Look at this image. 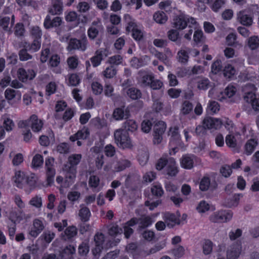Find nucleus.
Instances as JSON below:
<instances>
[{
    "label": "nucleus",
    "mask_w": 259,
    "mask_h": 259,
    "mask_svg": "<svg viewBox=\"0 0 259 259\" xmlns=\"http://www.w3.org/2000/svg\"><path fill=\"white\" fill-rule=\"evenodd\" d=\"M82 158L80 154H72L68 158V162L63 168L65 175V180L62 186L64 188L69 187L74 181L76 174V165L80 162Z\"/></svg>",
    "instance_id": "nucleus-1"
},
{
    "label": "nucleus",
    "mask_w": 259,
    "mask_h": 259,
    "mask_svg": "<svg viewBox=\"0 0 259 259\" xmlns=\"http://www.w3.org/2000/svg\"><path fill=\"white\" fill-rule=\"evenodd\" d=\"M196 24V21L194 18L184 13L174 16L171 22L172 28L178 30L184 29L188 25L189 27H191V25H195Z\"/></svg>",
    "instance_id": "nucleus-2"
},
{
    "label": "nucleus",
    "mask_w": 259,
    "mask_h": 259,
    "mask_svg": "<svg viewBox=\"0 0 259 259\" xmlns=\"http://www.w3.org/2000/svg\"><path fill=\"white\" fill-rule=\"evenodd\" d=\"M256 89L255 85L253 84H246L243 88V99L246 102L251 104L255 111H259V97H256Z\"/></svg>",
    "instance_id": "nucleus-3"
},
{
    "label": "nucleus",
    "mask_w": 259,
    "mask_h": 259,
    "mask_svg": "<svg viewBox=\"0 0 259 259\" xmlns=\"http://www.w3.org/2000/svg\"><path fill=\"white\" fill-rule=\"evenodd\" d=\"M114 139L117 145L122 148H130L131 146V139L128 133L123 129H118L114 132Z\"/></svg>",
    "instance_id": "nucleus-4"
},
{
    "label": "nucleus",
    "mask_w": 259,
    "mask_h": 259,
    "mask_svg": "<svg viewBox=\"0 0 259 259\" xmlns=\"http://www.w3.org/2000/svg\"><path fill=\"white\" fill-rule=\"evenodd\" d=\"M88 44V39L85 35H83L80 39L71 38L68 42L67 50L69 52L73 50L84 52L87 49Z\"/></svg>",
    "instance_id": "nucleus-5"
},
{
    "label": "nucleus",
    "mask_w": 259,
    "mask_h": 259,
    "mask_svg": "<svg viewBox=\"0 0 259 259\" xmlns=\"http://www.w3.org/2000/svg\"><path fill=\"white\" fill-rule=\"evenodd\" d=\"M44 123L41 119H38V117L33 114L27 120L23 121L20 124L21 127L30 126L34 132H39L41 131Z\"/></svg>",
    "instance_id": "nucleus-6"
},
{
    "label": "nucleus",
    "mask_w": 259,
    "mask_h": 259,
    "mask_svg": "<svg viewBox=\"0 0 259 259\" xmlns=\"http://www.w3.org/2000/svg\"><path fill=\"white\" fill-rule=\"evenodd\" d=\"M54 159L53 157H49L46 159L45 167L46 169L47 186H51L54 181V177L56 175V170L54 168Z\"/></svg>",
    "instance_id": "nucleus-7"
},
{
    "label": "nucleus",
    "mask_w": 259,
    "mask_h": 259,
    "mask_svg": "<svg viewBox=\"0 0 259 259\" xmlns=\"http://www.w3.org/2000/svg\"><path fill=\"white\" fill-rule=\"evenodd\" d=\"M233 212L231 210H222L214 212L210 217V221L213 223H224L231 220Z\"/></svg>",
    "instance_id": "nucleus-8"
},
{
    "label": "nucleus",
    "mask_w": 259,
    "mask_h": 259,
    "mask_svg": "<svg viewBox=\"0 0 259 259\" xmlns=\"http://www.w3.org/2000/svg\"><path fill=\"white\" fill-rule=\"evenodd\" d=\"M166 129L164 122L159 121L153 127V142L154 144H159L162 140V135Z\"/></svg>",
    "instance_id": "nucleus-9"
},
{
    "label": "nucleus",
    "mask_w": 259,
    "mask_h": 259,
    "mask_svg": "<svg viewBox=\"0 0 259 259\" xmlns=\"http://www.w3.org/2000/svg\"><path fill=\"white\" fill-rule=\"evenodd\" d=\"M104 27L100 21H93L89 28L87 33L91 40H94L100 33L103 32Z\"/></svg>",
    "instance_id": "nucleus-10"
},
{
    "label": "nucleus",
    "mask_w": 259,
    "mask_h": 259,
    "mask_svg": "<svg viewBox=\"0 0 259 259\" xmlns=\"http://www.w3.org/2000/svg\"><path fill=\"white\" fill-rule=\"evenodd\" d=\"M168 136H169V145L175 151L177 146L180 144L181 137L179 132V127L177 126L171 127L169 129Z\"/></svg>",
    "instance_id": "nucleus-11"
},
{
    "label": "nucleus",
    "mask_w": 259,
    "mask_h": 259,
    "mask_svg": "<svg viewBox=\"0 0 259 259\" xmlns=\"http://www.w3.org/2000/svg\"><path fill=\"white\" fill-rule=\"evenodd\" d=\"M242 250V246L240 242H237L230 246L227 251V257L228 259L237 258Z\"/></svg>",
    "instance_id": "nucleus-12"
},
{
    "label": "nucleus",
    "mask_w": 259,
    "mask_h": 259,
    "mask_svg": "<svg viewBox=\"0 0 259 259\" xmlns=\"http://www.w3.org/2000/svg\"><path fill=\"white\" fill-rule=\"evenodd\" d=\"M76 251L75 247L72 245L65 246L59 252L56 259H74L73 255Z\"/></svg>",
    "instance_id": "nucleus-13"
},
{
    "label": "nucleus",
    "mask_w": 259,
    "mask_h": 259,
    "mask_svg": "<svg viewBox=\"0 0 259 259\" xmlns=\"http://www.w3.org/2000/svg\"><path fill=\"white\" fill-rule=\"evenodd\" d=\"M17 73L19 80L23 82L27 81V80L33 79L36 75V73L33 70L28 69L26 70L23 68H19Z\"/></svg>",
    "instance_id": "nucleus-14"
},
{
    "label": "nucleus",
    "mask_w": 259,
    "mask_h": 259,
    "mask_svg": "<svg viewBox=\"0 0 259 259\" xmlns=\"http://www.w3.org/2000/svg\"><path fill=\"white\" fill-rule=\"evenodd\" d=\"M62 23V20L60 17H55L52 18L51 16L48 15L44 21V27L48 29L53 27H58L60 26Z\"/></svg>",
    "instance_id": "nucleus-15"
},
{
    "label": "nucleus",
    "mask_w": 259,
    "mask_h": 259,
    "mask_svg": "<svg viewBox=\"0 0 259 259\" xmlns=\"http://www.w3.org/2000/svg\"><path fill=\"white\" fill-rule=\"evenodd\" d=\"M202 124L207 129H218L221 126L222 123L219 119L206 117L204 118Z\"/></svg>",
    "instance_id": "nucleus-16"
},
{
    "label": "nucleus",
    "mask_w": 259,
    "mask_h": 259,
    "mask_svg": "<svg viewBox=\"0 0 259 259\" xmlns=\"http://www.w3.org/2000/svg\"><path fill=\"white\" fill-rule=\"evenodd\" d=\"M44 228L45 227L42 221L38 219H35L33 222V226L31 227L29 234L31 236L36 238Z\"/></svg>",
    "instance_id": "nucleus-17"
},
{
    "label": "nucleus",
    "mask_w": 259,
    "mask_h": 259,
    "mask_svg": "<svg viewBox=\"0 0 259 259\" xmlns=\"http://www.w3.org/2000/svg\"><path fill=\"white\" fill-rule=\"evenodd\" d=\"M129 116L130 111L127 108H125L124 106L115 108L113 113V118L117 120L126 119Z\"/></svg>",
    "instance_id": "nucleus-18"
},
{
    "label": "nucleus",
    "mask_w": 259,
    "mask_h": 259,
    "mask_svg": "<svg viewBox=\"0 0 259 259\" xmlns=\"http://www.w3.org/2000/svg\"><path fill=\"white\" fill-rule=\"evenodd\" d=\"M164 220L167 226L169 228L174 227L176 224L179 225L180 223L178 217L174 213L166 212L164 213Z\"/></svg>",
    "instance_id": "nucleus-19"
},
{
    "label": "nucleus",
    "mask_w": 259,
    "mask_h": 259,
    "mask_svg": "<svg viewBox=\"0 0 259 259\" xmlns=\"http://www.w3.org/2000/svg\"><path fill=\"white\" fill-rule=\"evenodd\" d=\"M52 6L49 9V14L52 15H60L63 12L62 1H52Z\"/></svg>",
    "instance_id": "nucleus-20"
},
{
    "label": "nucleus",
    "mask_w": 259,
    "mask_h": 259,
    "mask_svg": "<svg viewBox=\"0 0 259 259\" xmlns=\"http://www.w3.org/2000/svg\"><path fill=\"white\" fill-rule=\"evenodd\" d=\"M131 164V162L129 160L125 159H120L113 163L112 166L113 170L115 172L121 171L126 168L130 167Z\"/></svg>",
    "instance_id": "nucleus-21"
},
{
    "label": "nucleus",
    "mask_w": 259,
    "mask_h": 259,
    "mask_svg": "<svg viewBox=\"0 0 259 259\" xmlns=\"http://www.w3.org/2000/svg\"><path fill=\"white\" fill-rule=\"evenodd\" d=\"M240 196H242V194H235L232 197L226 198L223 202V205L228 208L237 206Z\"/></svg>",
    "instance_id": "nucleus-22"
},
{
    "label": "nucleus",
    "mask_w": 259,
    "mask_h": 259,
    "mask_svg": "<svg viewBox=\"0 0 259 259\" xmlns=\"http://www.w3.org/2000/svg\"><path fill=\"white\" fill-rule=\"evenodd\" d=\"M237 20L242 25L249 26L252 24V19L251 17L247 14L245 11H240L237 14Z\"/></svg>",
    "instance_id": "nucleus-23"
},
{
    "label": "nucleus",
    "mask_w": 259,
    "mask_h": 259,
    "mask_svg": "<svg viewBox=\"0 0 259 259\" xmlns=\"http://www.w3.org/2000/svg\"><path fill=\"white\" fill-rule=\"evenodd\" d=\"M139 219V226L137 231L139 232L142 231L145 228L150 226L153 223L152 219L149 216L142 215Z\"/></svg>",
    "instance_id": "nucleus-24"
},
{
    "label": "nucleus",
    "mask_w": 259,
    "mask_h": 259,
    "mask_svg": "<svg viewBox=\"0 0 259 259\" xmlns=\"http://www.w3.org/2000/svg\"><path fill=\"white\" fill-rule=\"evenodd\" d=\"M217 185V184L215 182L211 183L210 179L209 177H204L200 181L199 188L201 191H207L209 187L215 189Z\"/></svg>",
    "instance_id": "nucleus-25"
},
{
    "label": "nucleus",
    "mask_w": 259,
    "mask_h": 259,
    "mask_svg": "<svg viewBox=\"0 0 259 259\" xmlns=\"http://www.w3.org/2000/svg\"><path fill=\"white\" fill-rule=\"evenodd\" d=\"M25 178L26 177L23 172L20 171H17L15 172V176L13 177V180L17 187L22 188L25 185Z\"/></svg>",
    "instance_id": "nucleus-26"
},
{
    "label": "nucleus",
    "mask_w": 259,
    "mask_h": 259,
    "mask_svg": "<svg viewBox=\"0 0 259 259\" xmlns=\"http://www.w3.org/2000/svg\"><path fill=\"white\" fill-rule=\"evenodd\" d=\"M90 132L88 128H83L78 131L76 134L70 137L69 139L72 142H74L80 139H86L89 136Z\"/></svg>",
    "instance_id": "nucleus-27"
},
{
    "label": "nucleus",
    "mask_w": 259,
    "mask_h": 259,
    "mask_svg": "<svg viewBox=\"0 0 259 259\" xmlns=\"http://www.w3.org/2000/svg\"><path fill=\"white\" fill-rule=\"evenodd\" d=\"M166 172V174L170 177H175L178 172L174 158L171 157L169 158V163L167 165Z\"/></svg>",
    "instance_id": "nucleus-28"
},
{
    "label": "nucleus",
    "mask_w": 259,
    "mask_h": 259,
    "mask_svg": "<svg viewBox=\"0 0 259 259\" xmlns=\"http://www.w3.org/2000/svg\"><path fill=\"white\" fill-rule=\"evenodd\" d=\"M77 234L76 228L74 226H69L67 227L63 233L62 234V239L64 240H68Z\"/></svg>",
    "instance_id": "nucleus-29"
},
{
    "label": "nucleus",
    "mask_w": 259,
    "mask_h": 259,
    "mask_svg": "<svg viewBox=\"0 0 259 259\" xmlns=\"http://www.w3.org/2000/svg\"><path fill=\"white\" fill-rule=\"evenodd\" d=\"M123 130H125L127 132L128 131L134 132L136 131L138 128V124L137 122L133 119L126 120L123 123Z\"/></svg>",
    "instance_id": "nucleus-30"
},
{
    "label": "nucleus",
    "mask_w": 259,
    "mask_h": 259,
    "mask_svg": "<svg viewBox=\"0 0 259 259\" xmlns=\"http://www.w3.org/2000/svg\"><path fill=\"white\" fill-rule=\"evenodd\" d=\"M29 50L25 45L24 48L21 49L18 53L19 59L21 61H26L32 59V56L28 53Z\"/></svg>",
    "instance_id": "nucleus-31"
},
{
    "label": "nucleus",
    "mask_w": 259,
    "mask_h": 259,
    "mask_svg": "<svg viewBox=\"0 0 259 259\" xmlns=\"http://www.w3.org/2000/svg\"><path fill=\"white\" fill-rule=\"evenodd\" d=\"M257 145V142L253 139L247 141L245 145V153L246 155H250L254 150L255 147Z\"/></svg>",
    "instance_id": "nucleus-32"
},
{
    "label": "nucleus",
    "mask_w": 259,
    "mask_h": 259,
    "mask_svg": "<svg viewBox=\"0 0 259 259\" xmlns=\"http://www.w3.org/2000/svg\"><path fill=\"white\" fill-rule=\"evenodd\" d=\"M68 80L67 82V84L69 86L76 87L80 82L81 78L76 73L68 74Z\"/></svg>",
    "instance_id": "nucleus-33"
},
{
    "label": "nucleus",
    "mask_w": 259,
    "mask_h": 259,
    "mask_svg": "<svg viewBox=\"0 0 259 259\" xmlns=\"http://www.w3.org/2000/svg\"><path fill=\"white\" fill-rule=\"evenodd\" d=\"M194 161L193 159L188 156H183L181 159V165L182 167L186 169H191L193 167Z\"/></svg>",
    "instance_id": "nucleus-34"
},
{
    "label": "nucleus",
    "mask_w": 259,
    "mask_h": 259,
    "mask_svg": "<svg viewBox=\"0 0 259 259\" xmlns=\"http://www.w3.org/2000/svg\"><path fill=\"white\" fill-rule=\"evenodd\" d=\"M213 243L209 239H205L202 244L203 253L205 255H208L212 252Z\"/></svg>",
    "instance_id": "nucleus-35"
},
{
    "label": "nucleus",
    "mask_w": 259,
    "mask_h": 259,
    "mask_svg": "<svg viewBox=\"0 0 259 259\" xmlns=\"http://www.w3.org/2000/svg\"><path fill=\"white\" fill-rule=\"evenodd\" d=\"M126 94L133 100H137L141 98L142 95L140 90L135 88L128 89L126 91Z\"/></svg>",
    "instance_id": "nucleus-36"
},
{
    "label": "nucleus",
    "mask_w": 259,
    "mask_h": 259,
    "mask_svg": "<svg viewBox=\"0 0 259 259\" xmlns=\"http://www.w3.org/2000/svg\"><path fill=\"white\" fill-rule=\"evenodd\" d=\"M153 19L158 23L164 24L167 21V17L164 12L158 11L154 14Z\"/></svg>",
    "instance_id": "nucleus-37"
},
{
    "label": "nucleus",
    "mask_w": 259,
    "mask_h": 259,
    "mask_svg": "<svg viewBox=\"0 0 259 259\" xmlns=\"http://www.w3.org/2000/svg\"><path fill=\"white\" fill-rule=\"evenodd\" d=\"M25 46L28 47L30 52H37L40 48L41 39H34L31 44L25 42Z\"/></svg>",
    "instance_id": "nucleus-38"
},
{
    "label": "nucleus",
    "mask_w": 259,
    "mask_h": 259,
    "mask_svg": "<svg viewBox=\"0 0 259 259\" xmlns=\"http://www.w3.org/2000/svg\"><path fill=\"white\" fill-rule=\"evenodd\" d=\"M79 215L82 222H87L91 215L89 208L87 207H82L79 210Z\"/></svg>",
    "instance_id": "nucleus-39"
},
{
    "label": "nucleus",
    "mask_w": 259,
    "mask_h": 259,
    "mask_svg": "<svg viewBox=\"0 0 259 259\" xmlns=\"http://www.w3.org/2000/svg\"><path fill=\"white\" fill-rule=\"evenodd\" d=\"M149 159V154L147 151H140L139 152L138 156V159L139 162L142 166L145 165Z\"/></svg>",
    "instance_id": "nucleus-40"
},
{
    "label": "nucleus",
    "mask_w": 259,
    "mask_h": 259,
    "mask_svg": "<svg viewBox=\"0 0 259 259\" xmlns=\"http://www.w3.org/2000/svg\"><path fill=\"white\" fill-rule=\"evenodd\" d=\"M193 40L197 44L204 42L205 37L203 36V33L201 30L197 29L194 31Z\"/></svg>",
    "instance_id": "nucleus-41"
},
{
    "label": "nucleus",
    "mask_w": 259,
    "mask_h": 259,
    "mask_svg": "<svg viewBox=\"0 0 259 259\" xmlns=\"http://www.w3.org/2000/svg\"><path fill=\"white\" fill-rule=\"evenodd\" d=\"M236 70L235 68L230 64L226 65L223 69L224 75L229 78H231L235 75Z\"/></svg>",
    "instance_id": "nucleus-42"
},
{
    "label": "nucleus",
    "mask_w": 259,
    "mask_h": 259,
    "mask_svg": "<svg viewBox=\"0 0 259 259\" xmlns=\"http://www.w3.org/2000/svg\"><path fill=\"white\" fill-rule=\"evenodd\" d=\"M44 159L40 154H36L33 158L32 160V166L33 168H38L42 165Z\"/></svg>",
    "instance_id": "nucleus-43"
},
{
    "label": "nucleus",
    "mask_w": 259,
    "mask_h": 259,
    "mask_svg": "<svg viewBox=\"0 0 259 259\" xmlns=\"http://www.w3.org/2000/svg\"><path fill=\"white\" fill-rule=\"evenodd\" d=\"M210 87V82L207 78H201L197 81V88L200 90H206Z\"/></svg>",
    "instance_id": "nucleus-44"
},
{
    "label": "nucleus",
    "mask_w": 259,
    "mask_h": 259,
    "mask_svg": "<svg viewBox=\"0 0 259 259\" xmlns=\"http://www.w3.org/2000/svg\"><path fill=\"white\" fill-rule=\"evenodd\" d=\"M193 106L191 103L188 101H185L182 105L181 113L184 114H188L193 110Z\"/></svg>",
    "instance_id": "nucleus-45"
},
{
    "label": "nucleus",
    "mask_w": 259,
    "mask_h": 259,
    "mask_svg": "<svg viewBox=\"0 0 259 259\" xmlns=\"http://www.w3.org/2000/svg\"><path fill=\"white\" fill-rule=\"evenodd\" d=\"M248 45L251 50H254L259 47V38L256 36H252L249 38Z\"/></svg>",
    "instance_id": "nucleus-46"
},
{
    "label": "nucleus",
    "mask_w": 259,
    "mask_h": 259,
    "mask_svg": "<svg viewBox=\"0 0 259 259\" xmlns=\"http://www.w3.org/2000/svg\"><path fill=\"white\" fill-rule=\"evenodd\" d=\"M104 76L107 78L113 77L116 74V70L113 66H110L106 68L103 72Z\"/></svg>",
    "instance_id": "nucleus-47"
},
{
    "label": "nucleus",
    "mask_w": 259,
    "mask_h": 259,
    "mask_svg": "<svg viewBox=\"0 0 259 259\" xmlns=\"http://www.w3.org/2000/svg\"><path fill=\"white\" fill-rule=\"evenodd\" d=\"M57 151L61 154H66L70 152V147L68 143H62L57 146Z\"/></svg>",
    "instance_id": "nucleus-48"
},
{
    "label": "nucleus",
    "mask_w": 259,
    "mask_h": 259,
    "mask_svg": "<svg viewBox=\"0 0 259 259\" xmlns=\"http://www.w3.org/2000/svg\"><path fill=\"white\" fill-rule=\"evenodd\" d=\"M169 163V158L161 157L157 161L156 163V168L160 170L164 168V166H167Z\"/></svg>",
    "instance_id": "nucleus-49"
},
{
    "label": "nucleus",
    "mask_w": 259,
    "mask_h": 259,
    "mask_svg": "<svg viewBox=\"0 0 259 259\" xmlns=\"http://www.w3.org/2000/svg\"><path fill=\"white\" fill-rule=\"evenodd\" d=\"M122 232V229L119 227L117 225H113L109 228L108 230L109 234L112 236H115L118 234L121 235Z\"/></svg>",
    "instance_id": "nucleus-50"
},
{
    "label": "nucleus",
    "mask_w": 259,
    "mask_h": 259,
    "mask_svg": "<svg viewBox=\"0 0 259 259\" xmlns=\"http://www.w3.org/2000/svg\"><path fill=\"white\" fill-rule=\"evenodd\" d=\"M152 194L157 197H161L163 194V190L160 185H154L151 189Z\"/></svg>",
    "instance_id": "nucleus-51"
},
{
    "label": "nucleus",
    "mask_w": 259,
    "mask_h": 259,
    "mask_svg": "<svg viewBox=\"0 0 259 259\" xmlns=\"http://www.w3.org/2000/svg\"><path fill=\"white\" fill-rule=\"evenodd\" d=\"M154 76L152 75V74H146L144 75L142 77L141 80L142 85L143 87H149L150 84V83H151V81L152 80Z\"/></svg>",
    "instance_id": "nucleus-52"
},
{
    "label": "nucleus",
    "mask_w": 259,
    "mask_h": 259,
    "mask_svg": "<svg viewBox=\"0 0 259 259\" xmlns=\"http://www.w3.org/2000/svg\"><path fill=\"white\" fill-rule=\"evenodd\" d=\"M178 55L179 56V61L182 63H186L187 62L189 56L187 51L185 50H181L179 51Z\"/></svg>",
    "instance_id": "nucleus-53"
},
{
    "label": "nucleus",
    "mask_w": 259,
    "mask_h": 259,
    "mask_svg": "<svg viewBox=\"0 0 259 259\" xmlns=\"http://www.w3.org/2000/svg\"><path fill=\"white\" fill-rule=\"evenodd\" d=\"M179 30L173 28L168 31V38L173 41H177L179 38Z\"/></svg>",
    "instance_id": "nucleus-54"
},
{
    "label": "nucleus",
    "mask_w": 259,
    "mask_h": 259,
    "mask_svg": "<svg viewBox=\"0 0 259 259\" xmlns=\"http://www.w3.org/2000/svg\"><path fill=\"white\" fill-rule=\"evenodd\" d=\"M89 251V246L87 243L82 242L78 246V253L80 255H87Z\"/></svg>",
    "instance_id": "nucleus-55"
},
{
    "label": "nucleus",
    "mask_w": 259,
    "mask_h": 259,
    "mask_svg": "<svg viewBox=\"0 0 259 259\" xmlns=\"http://www.w3.org/2000/svg\"><path fill=\"white\" fill-rule=\"evenodd\" d=\"M184 248L182 246H179L171 250L172 254L175 256V258H180L182 257L184 254Z\"/></svg>",
    "instance_id": "nucleus-56"
},
{
    "label": "nucleus",
    "mask_w": 259,
    "mask_h": 259,
    "mask_svg": "<svg viewBox=\"0 0 259 259\" xmlns=\"http://www.w3.org/2000/svg\"><path fill=\"white\" fill-rule=\"evenodd\" d=\"M155 56L162 61L165 65L167 66H170L171 65V63L167 59V56L163 53L157 52L155 54Z\"/></svg>",
    "instance_id": "nucleus-57"
},
{
    "label": "nucleus",
    "mask_w": 259,
    "mask_h": 259,
    "mask_svg": "<svg viewBox=\"0 0 259 259\" xmlns=\"http://www.w3.org/2000/svg\"><path fill=\"white\" fill-rule=\"evenodd\" d=\"M29 204L36 208H40L42 206L41 198L36 195L31 198L29 201Z\"/></svg>",
    "instance_id": "nucleus-58"
},
{
    "label": "nucleus",
    "mask_w": 259,
    "mask_h": 259,
    "mask_svg": "<svg viewBox=\"0 0 259 259\" xmlns=\"http://www.w3.org/2000/svg\"><path fill=\"white\" fill-rule=\"evenodd\" d=\"M31 34L34 39H41L42 32L39 27H33L31 28Z\"/></svg>",
    "instance_id": "nucleus-59"
},
{
    "label": "nucleus",
    "mask_w": 259,
    "mask_h": 259,
    "mask_svg": "<svg viewBox=\"0 0 259 259\" xmlns=\"http://www.w3.org/2000/svg\"><path fill=\"white\" fill-rule=\"evenodd\" d=\"M220 172L224 177H229L232 172V168L229 165H224L220 168Z\"/></svg>",
    "instance_id": "nucleus-60"
},
{
    "label": "nucleus",
    "mask_w": 259,
    "mask_h": 259,
    "mask_svg": "<svg viewBox=\"0 0 259 259\" xmlns=\"http://www.w3.org/2000/svg\"><path fill=\"white\" fill-rule=\"evenodd\" d=\"M142 237L147 241H150L155 237V233L150 230H146L143 232H140Z\"/></svg>",
    "instance_id": "nucleus-61"
},
{
    "label": "nucleus",
    "mask_w": 259,
    "mask_h": 259,
    "mask_svg": "<svg viewBox=\"0 0 259 259\" xmlns=\"http://www.w3.org/2000/svg\"><path fill=\"white\" fill-rule=\"evenodd\" d=\"M25 29L22 23H17L15 27L14 33L17 36H22L24 35Z\"/></svg>",
    "instance_id": "nucleus-62"
},
{
    "label": "nucleus",
    "mask_w": 259,
    "mask_h": 259,
    "mask_svg": "<svg viewBox=\"0 0 259 259\" xmlns=\"http://www.w3.org/2000/svg\"><path fill=\"white\" fill-rule=\"evenodd\" d=\"M152 125V123L151 121L145 120L142 122L141 129L143 132L148 133L150 131Z\"/></svg>",
    "instance_id": "nucleus-63"
},
{
    "label": "nucleus",
    "mask_w": 259,
    "mask_h": 259,
    "mask_svg": "<svg viewBox=\"0 0 259 259\" xmlns=\"http://www.w3.org/2000/svg\"><path fill=\"white\" fill-rule=\"evenodd\" d=\"M236 92V89L234 86L228 85L225 89L224 94L227 97L231 98Z\"/></svg>",
    "instance_id": "nucleus-64"
}]
</instances>
